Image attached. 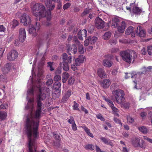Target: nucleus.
Segmentation results:
<instances>
[{"label": "nucleus", "instance_id": "20", "mask_svg": "<svg viewBox=\"0 0 152 152\" xmlns=\"http://www.w3.org/2000/svg\"><path fill=\"white\" fill-rule=\"evenodd\" d=\"M60 66L63 70L65 71H68L69 70V66L68 63L66 61L61 62L59 64Z\"/></svg>", "mask_w": 152, "mask_h": 152}, {"label": "nucleus", "instance_id": "60", "mask_svg": "<svg viewBox=\"0 0 152 152\" xmlns=\"http://www.w3.org/2000/svg\"><path fill=\"white\" fill-rule=\"evenodd\" d=\"M5 49L4 48H2L1 47H0V53L1 54V56L2 57L3 55V54L4 51Z\"/></svg>", "mask_w": 152, "mask_h": 152}, {"label": "nucleus", "instance_id": "17", "mask_svg": "<svg viewBox=\"0 0 152 152\" xmlns=\"http://www.w3.org/2000/svg\"><path fill=\"white\" fill-rule=\"evenodd\" d=\"M75 43L78 48V52L80 54H83L86 51L85 48H84L83 45L80 44L77 40H75Z\"/></svg>", "mask_w": 152, "mask_h": 152}, {"label": "nucleus", "instance_id": "27", "mask_svg": "<svg viewBox=\"0 0 152 152\" xmlns=\"http://www.w3.org/2000/svg\"><path fill=\"white\" fill-rule=\"evenodd\" d=\"M88 39L89 41V43L92 45L95 43L97 39V38L95 37H88Z\"/></svg>", "mask_w": 152, "mask_h": 152}, {"label": "nucleus", "instance_id": "1", "mask_svg": "<svg viewBox=\"0 0 152 152\" xmlns=\"http://www.w3.org/2000/svg\"><path fill=\"white\" fill-rule=\"evenodd\" d=\"M45 4L48 10H46L44 5L40 3H36L33 6L31 7V9L33 15L36 17L39 16V20L40 18H45L47 21L44 24L47 26L50 25L51 19V11L55 7V4L52 3L51 0H48L45 2Z\"/></svg>", "mask_w": 152, "mask_h": 152}, {"label": "nucleus", "instance_id": "56", "mask_svg": "<svg viewBox=\"0 0 152 152\" xmlns=\"http://www.w3.org/2000/svg\"><path fill=\"white\" fill-rule=\"evenodd\" d=\"M90 12V10L89 9H85L82 14V16H84L85 15L88 14Z\"/></svg>", "mask_w": 152, "mask_h": 152}, {"label": "nucleus", "instance_id": "11", "mask_svg": "<svg viewBox=\"0 0 152 152\" xmlns=\"http://www.w3.org/2000/svg\"><path fill=\"white\" fill-rule=\"evenodd\" d=\"M26 34L25 29L21 28L20 29L19 34V40L20 41L23 42L26 38Z\"/></svg>", "mask_w": 152, "mask_h": 152}, {"label": "nucleus", "instance_id": "30", "mask_svg": "<svg viewBox=\"0 0 152 152\" xmlns=\"http://www.w3.org/2000/svg\"><path fill=\"white\" fill-rule=\"evenodd\" d=\"M84 148L87 150H90L93 151L94 149V145L91 144H88L85 145Z\"/></svg>", "mask_w": 152, "mask_h": 152}, {"label": "nucleus", "instance_id": "7", "mask_svg": "<svg viewBox=\"0 0 152 152\" xmlns=\"http://www.w3.org/2000/svg\"><path fill=\"white\" fill-rule=\"evenodd\" d=\"M132 144L135 147H140L143 149L145 148V142L140 138L134 137L132 139Z\"/></svg>", "mask_w": 152, "mask_h": 152}, {"label": "nucleus", "instance_id": "8", "mask_svg": "<svg viewBox=\"0 0 152 152\" xmlns=\"http://www.w3.org/2000/svg\"><path fill=\"white\" fill-rule=\"evenodd\" d=\"M36 21L35 22V26H31V27L29 29V32L30 34L34 36H35L37 35V31L40 28V25L39 23L37 21L39 20V18L38 19L37 18L35 19Z\"/></svg>", "mask_w": 152, "mask_h": 152}, {"label": "nucleus", "instance_id": "16", "mask_svg": "<svg viewBox=\"0 0 152 152\" xmlns=\"http://www.w3.org/2000/svg\"><path fill=\"white\" fill-rule=\"evenodd\" d=\"M97 74L99 77L101 78H104L107 77V74L105 73L104 68L98 69L97 70Z\"/></svg>", "mask_w": 152, "mask_h": 152}, {"label": "nucleus", "instance_id": "34", "mask_svg": "<svg viewBox=\"0 0 152 152\" xmlns=\"http://www.w3.org/2000/svg\"><path fill=\"white\" fill-rule=\"evenodd\" d=\"M87 31L86 29H83L82 31H80L78 32L79 35H81L84 37H86L87 36Z\"/></svg>", "mask_w": 152, "mask_h": 152}, {"label": "nucleus", "instance_id": "37", "mask_svg": "<svg viewBox=\"0 0 152 152\" xmlns=\"http://www.w3.org/2000/svg\"><path fill=\"white\" fill-rule=\"evenodd\" d=\"M139 130L144 134L146 133L148 131L146 128L144 126H142L139 128Z\"/></svg>", "mask_w": 152, "mask_h": 152}, {"label": "nucleus", "instance_id": "15", "mask_svg": "<svg viewBox=\"0 0 152 152\" xmlns=\"http://www.w3.org/2000/svg\"><path fill=\"white\" fill-rule=\"evenodd\" d=\"M86 60V58L83 55H80L78 57L75 59V63L77 66H80L83 64Z\"/></svg>", "mask_w": 152, "mask_h": 152}, {"label": "nucleus", "instance_id": "52", "mask_svg": "<svg viewBox=\"0 0 152 152\" xmlns=\"http://www.w3.org/2000/svg\"><path fill=\"white\" fill-rule=\"evenodd\" d=\"M148 52L150 55H152V46H149L148 47Z\"/></svg>", "mask_w": 152, "mask_h": 152}, {"label": "nucleus", "instance_id": "63", "mask_svg": "<svg viewBox=\"0 0 152 152\" xmlns=\"http://www.w3.org/2000/svg\"><path fill=\"white\" fill-rule=\"evenodd\" d=\"M110 107H111L113 111L115 112H118V109L115 107L114 105L111 106Z\"/></svg>", "mask_w": 152, "mask_h": 152}, {"label": "nucleus", "instance_id": "35", "mask_svg": "<svg viewBox=\"0 0 152 152\" xmlns=\"http://www.w3.org/2000/svg\"><path fill=\"white\" fill-rule=\"evenodd\" d=\"M79 104L77 103L76 101L73 102V105L72 106L73 109L74 110L80 111L79 108L78 107Z\"/></svg>", "mask_w": 152, "mask_h": 152}, {"label": "nucleus", "instance_id": "43", "mask_svg": "<svg viewBox=\"0 0 152 152\" xmlns=\"http://www.w3.org/2000/svg\"><path fill=\"white\" fill-rule=\"evenodd\" d=\"M69 119L68 120V122L70 124H72L74 123H75V121L74 120V118L72 116H70L69 117Z\"/></svg>", "mask_w": 152, "mask_h": 152}, {"label": "nucleus", "instance_id": "58", "mask_svg": "<svg viewBox=\"0 0 152 152\" xmlns=\"http://www.w3.org/2000/svg\"><path fill=\"white\" fill-rule=\"evenodd\" d=\"M142 72H139L140 74H145L148 71V69L145 67H143L142 69Z\"/></svg>", "mask_w": 152, "mask_h": 152}, {"label": "nucleus", "instance_id": "42", "mask_svg": "<svg viewBox=\"0 0 152 152\" xmlns=\"http://www.w3.org/2000/svg\"><path fill=\"white\" fill-rule=\"evenodd\" d=\"M12 23L13 28H15L16 26H18L19 24V23L18 21L15 20H13Z\"/></svg>", "mask_w": 152, "mask_h": 152}, {"label": "nucleus", "instance_id": "9", "mask_svg": "<svg viewBox=\"0 0 152 152\" xmlns=\"http://www.w3.org/2000/svg\"><path fill=\"white\" fill-rule=\"evenodd\" d=\"M20 20L21 22L23 23L24 26H27L31 22L29 16L26 13L23 14L20 18Z\"/></svg>", "mask_w": 152, "mask_h": 152}, {"label": "nucleus", "instance_id": "40", "mask_svg": "<svg viewBox=\"0 0 152 152\" xmlns=\"http://www.w3.org/2000/svg\"><path fill=\"white\" fill-rule=\"evenodd\" d=\"M75 81L74 78L72 77H70L68 80V84L69 85H72Z\"/></svg>", "mask_w": 152, "mask_h": 152}, {"label": "nucleus", "instance_id": "14", "mask_svg": "<svg viewBox=\"0 0 152 152\" xmlns=\"http://www.w3.org/2000/svg\"><path fill=\"white\" fill-rule=\"evenodd\" d=\"M77 51V47L74 44H73L71 46L68 47L67 49V52L70 55H71L72 54H75L76 53Z\"/></svg>", "mask_w": 152, "mask_h": 152}, {"label": "nucleus", "instance_id": "19", "mask_svg": "<svg viewBox=\"0 0 152 152\" xmlns=\"http://www.w3.org/2000/svg\"><path fill=\"white\" fill-rule=\"evenodd\" d=\"M111 82L109 79H104L101 83V85L104 88H107L110 86Z\"/></svg>", "mask_w": 152, "mask_h": 152}, {"label": "nucleus", "instance_id": "33", "mask_svg": "<svg viewBox=\"0 0 152 152\" xmlns=\"http://www.w3.org/2000/svg\"><path fill=\"white\" fill-rule=\"evenodd\" d=\"M61 86V83L58 81L55 82L53 84L54 88L57 90H58Z\"/></svg>", "mask_w": 152, "mask_h": 152}, {"label": "nucleus", "instance_id": "41", "mask_svg": "<svg viewBox=\"0 0 152 152\" xmlns=\"http://www.w3.org/2000/svg\"><path fill=\"white\" fill-rule=\"evenodd\" d=\"M96 118L100 120L101 121H104L105 118L102 116V115L99 113L96 116Z\"/></svg>", "mask_w": 152, "mask_h": 152}, {"label": "nucleus", "instance_id": "28", "mask_svg": "<svg viewBox=\"0 0 152 152\" xmlns=\"http://www.w3.org/2000/svg\"><path fill=\"white\" fill-rule=\"evenodd\" d=\"M7 116V113L4 111H0V119L4 120Z\"/></svg>", "mask_w": 152, "mask_h": 152}, {"label": "nucleus", "instance_id": "22", "mask_svg": "<svg viewBox=\"0 0 152 152\" xmlns=\"http://www.w3.org/2000/svg\"><path fill=\"white\" fill-rule=\"evenodd\" d=\"M113 64V62L110 60L104 59L103 61V64L106 67H110L112 66Z\"/></svg>", "mask_w": 152, "mask_h": 152}, {"label": "nucleus", "instance_id": "49", "mask_svg": "<svg viewBox=\"0 0 152 152\" xmlns=\"http://www.w3.org/2000/svg\"><path fill=\"white\" fill-rule=\"evenodd\" d=\"M119 49L118 48H112L111 50V52L112 53H115L118 52Z\"/></svg>", "mask_w": 152, "mask_h": 152}, {"label": "nucleus", "instance_id": "44", "mask_svg": "<svg viewBox=\"0 0 152 152\" xmlns=\"http://www.w3.org/2000/svg\"><path fill=\"white\" fill-rule=\"evenodd\" d=\"M127 119L128 123L131 124L134 121V119L129 116H127Z\"/></svg>", "mask_w": 152, "mask_h": 152}, {"label": "nucleus", "instance_id": "4", "mask_svg": "<svg viewBox=\"0 0 152 152\" xmlns=\"http://www.w3.org/2000/svg\"><path fill=\"white\" fill-rule=\"evenodd\" d=\"M120 56L124 61L129 64H130L132 61L133 62L137 58L136 52L134 50H129L121 51Z\"/></svg>", "mask_w": 152, "mask_h": 152}, {"label": "nucleus", "instance_id": "46", "mask_svg": "<svg viewBox=\"0 0 152 152\" xmlns=\"http://www.w3.org/2000/svg\"><path fill=\"white\" fill-rule=\"evenodd\" d=\"M117 43V41L115 39H111L109 41V43L112 45H115Z\"/></svg>", "mask_w": 152, "mask_h": 152}, {"label": "nucleus", "instance_id": "13", "mask_svg": "<svg viewBox=\"0 0 152 152\" xmlns=\"http://www.w3.org/2000/svg\"><path fill=\"white\" fill-rule=\"evenodd\" d=\"M136 34L141 37H144L146 36V32L141 26H139L136 31Z\"/></svg>", "mask_w": 152, "mask_h": 152}, {"label": "nucleus", "instance_id": "29", "mask_svg": "<svg viewBox=\"0 0 152 152\" xmlns=\"http://www.w3.org/2000/svg\"><path fill=\"white\" fill-rule=\"evenodd\" d=\"M82 128L89 136L92 138L94 137L92 133L90 132V130L88 127L86 126H83Z\"/></svg>", "mask_w": 152, "mask_h": 152}, {"label": "nucleus", "instance_id": "48", "mask_svg": "<svg viewBox=\"0 0 152 152\" xmlns=\"http://www.w3.org/2000/svg\"><path fill=\"white\" fill-rule=\"evenodd\" d=\"M113 120L116 123L119 124L120 125L122 126V123L121 122V121L119 119L116 118H114Z\"/></svg>", "mask_w": 152, "mask_h": 152}, {"label": "nucleus", "instance_id": "2", "mask_svg": "<svg viewBox=\"0 0 152 152\" xmlns=\"http://www.w3.org/2000/svg\"><path fill=\"white\" fill-rule=\"evenodd\" d=\"M34 108V103H28L26 108L27 109H30L31 113L29 115L26 117V129L28 137L31 141V137L32 135V129H33V136L36 138L38 136V129L39 123V118H36L35 114L34 116L32 114V111Z\"/></svg>", "mask_w": 152, "mask_h": 152}, {"label": "nucleus", "instance_id": "50", "mask_svg": "<svg viewBox=\"0 0 152 152\" xmlns=\"http://www.w3.org/2000/svg\"><path fill=\"white\" fill-rule=\"evenodd\" d=\"M68 58V56L66 53H64L63 54L62 59L63 61H65L67 60Z\"/></svg>", "mask_w": 152, "mask_h": 152}, {"label": "nucleus", "instance_id": "39", "mask_svg": "<svg viewBox=\"0 0 152 152\" xmlns=\"http://www.w3.org/2000/svg\"><path fill=\"white\" fill-rule=\"evenodd\" d=\"M53 135L56 140H61L60 136L56 132H54L53 133Z\"/></svg>", "mask_w": 152, "mask_h": 152}, {"label": "nucleus", "instance_id": "64", "mask_svg": "<svg viewBox=\"0 0 152 152\" xmlns=\"http://www.w3.org/2000/svg\"><path fill=\"white\" fill-rule=\"evenodd\" d=\"M129 103H125L123 104V107L125 108H127L129 107Z\"/></svg>", "mask_w": 152, "mask_h": 152}, {"label": "nucleus", "instance_id": "31", "mask_svg": "<svg viewBox=\"0 0 152 152\" xmlns=\"http://www.w3.org/2000/svg\"><path fill=\"white\" fill-rule=\"evenodd\" d=\"M133 31V28L132 26H130L125 31V34L127 35L131 34Z\"/></svg>", "mask_w": 152, "mask_h": 152}, {"label": "nucleus", "instance_id": "12", "mask_svg": "<svg viewBox=\"0 0 152 152\" xmlns=\"http://www.w3.org/2000/svg\"><path fill=\"white\" fill-rule=\"evenodd\" d=\"M95 26L98 29L103 28L104 26V23L102 20L99 17L96 18L95 20Z\"/></svg>", "mask_w": 152, "mask_h": 152}, {"label": "nucleus", "instance_id": "38", "mask_svg": "<svg viewBox=\"0 0 152 152\" xmlns=\"http://www.w3.org/2000/svg\"><path fill=\"white\" fill-rule=\"evenodd\" d=\"M44 36H39L37 39V42L39 45H40L44 41Z\"/></svg>", "mask_w": 152, "mask_h": 152}, {"label": "nucleus", "instance_id": "25", "mask_svg": "<svg viewBox=\"0 0 152 152\" xmlns=\"http://www.w3.org/2000/svg\"><path fill=\"white\" fill-rule=\"evenodd\" d=\"M69 76V75L67 72H64L63 73L62 75V82L63 83L66 82Z\"/></svg>", "mask_w": 152, "mask_h": 152}, {"label": "nucleus", "instance_id": "59", "mask_svg": "<svg viewBox=\"0 0 152 152\" xmlns=\"http://www.w3.org/2000/svg\"><path fill=\"white\" fill-rule=\"evenodd\" d=\"M56 2L57 3V8L58 9H60L61 8L62 4L61 2V1H57Z\"/></svg>", "mask_w": 152, "mask_h": 152}, {"label": "nucleus", "instance_id": "6", "mask_svg": "<svg viewBox=\"0 0 152 152\" xmlns=\"http://www.w3.org/2000/svg\"><path fill=\"white\" fill-rule=\"evenodd\" d=\"M26 134H27L26 133ZM28 138V152H37V147L36 145V141L37 139H38L39 137V132H38V137L35 138L33 136V129H32V135L31 137V140L30 141V139L27 135ZM39 152V151H38Z\"/></svg>", "mask_w": 152, "mask_h": 152}, {"label": "nucleus", "instance_id": "3", "mask_svg": "<svg viewBox=\"0 0 152 152\" xmlns=\"http://www.w3.org/2000/svg\"><path fill=\"white\" fill-rule=\"evenodd\" d=\"M44 86V83L42 82L41 80H38L37 85L36 86L39 92V94L38 96V99L37 101L36 106L37 109L35 112V117L36 118H39L41 117V114L42 111V107L43 105L41 102V100H44L46 98V94L42 91V90Z\"/></svg>", "mask_w": 152, "mask_h": 152}, {"label": "nucleus", "instance_id": "18", "mask_svg": "<svg viewBox=\"0 0 152 152\" xmlns=\"http://www.w3.org/2000/svg\"><path fill=\"white\" fill-rule=\"evenodd\" d=\"M100 139L104 144L110 145L111 146H114V144L113 142V141L111 140L108 138H106L103 137H101Z\"/></svg>", "mask_w": 152, "mask_h": 152}, {"label": "nucleus", "instance_id": "23", "mask_svg": "<svg viewBox=\"0 0 152 152\" xmlns=\"http://www.w3.org/2000/svg\"><path fill=\"white\" fill-rule=\"evenodd\" d=\"M11 68V64L10 63L7 64L2 69V71L4 74L8 73Z\"/></svg>", "mask_w": 152, "mask_h": 152}, {"label": "nucleus", "instance_id": "57", "mask_svg": "<svg viewBox=\"0 0 152 152\" xmlns=\"http://www.w3.org/2000/svg\"><path fill=\"white\" fill-rule=\"evenodd\" d=\"M5 78H6V76L5 75H0V82H1L5 81H6Z\"/></svg>", "mask_w": 152, "mask_h": 152}, {"label": "nucleus", "instance_id": "55", "mask_svg": "<svg viewBox=\"0 0 152 152\" xmlns=\"http://www.w3.org/2000/svg\"><path fill=\"white\" fill-rule=\"evenodd\" d=\"M70 6V3H66L63 6V8L64 10H66L69 8Z\"/></svg>", "mask_w": 152, "mask_h": 152}, {"label": "nucleus", "instance_id": "45", "mask_svg": "<svg viewBox=\"0 0 152 152\" xmlns=\"http://www.w3.org/2000/svg\"><path fill=\"white\" fill-rule=\"evenodd\" d=\"M110 88L112 91L118 90L117 89V86L115 84H112L110 86Z\"/></svg>", "mask_w": 152, "mask_h": 152}, {"label": "nucleus", "instance_id": "32", "mask_svg": "<svg viewBox=\"0 0 152 152\" xmlns=\"http://www.w3.org/2000/svg\"><path fill=\"white\" fill-rule=\"evenodd\" d=\"M111 35V33L110 31H108L106 32L103 36V38L104 39L107 40L110 37Z\"/></svg>", "mask_w": 152, "mask_h": 152}, {"label": "nucleus", "instance_id": "26", "mask_svg": "<svg viewBox=\"0 0 152 152\" xmlns=\"http://www.w3.org/2000/svg\"><path fill=\"white\" fill-rule=\"evenodd\" d=\"M38 81L36 82V85L35 86H33L31 88L28 90L27 93L28 94L33 95H34V89H36L38 90L37 86V85Z\"/></svg>", "mask_w": 152, "mask_h": 152}, {"label": "nucleus", "instance_id": "61", "mask_svg": "<svg viewBox=\"0 0 152 152\" xmlns=\"http://www.w3.org/2000/svg\"><path fill=\"white\" fill-rule=\"evenodd\" d=\"M76 64H73L71 65V68L72 69L73 71L76 70L77 69Z\"/></svg>", "mask_w": 152, "mask_h": 152}, {"label": "nucleus", "instance_id": "54", "mask_svg": "<svg viewBox=\"0 0 152 152\" xmlns=\"http://www.w3.org/2000/svg\"><path fill=\"white\" fill-rule=\"evenodd\" d=\"M72 94V91L71 90H68L65 93V96L69 98Z\"/></svg>", "mask_w": 152, "mask_h": 152}, {"label": "nucleus", "instance_id": "53", "mask_svg": "<svg viewBox=\"0 0 152 152\" xmlns=\"http://www.w3.org/2000/svg\"><path fill=\"white\" fill-rule=\"evenodd\" d=\"M53 80L52 79H49L46 82V85L47 86H50L53 83Z\"/></svg>", "mask_w": 152, "mask_h": 152}, {"label": "nucleus", "instance_id": "10", "mask_svg": "<svg viewBox=\"0 0 152 152\" xmlns=\"http://www.w3.org/2000/svg\"><path fill=\"white\" fill-rule=\"evenodd\" d=\"M18 53L14 50H11L8 54L7 59L9 61L14 60L18 57Z\"/></svg>", "mask_w": 152, "mask_h": 152}, {"label": "nucleus", "instance_id": "5", "mask_svg": "<svg viewBox=\"0 0 152 152\" xmlns=\"http://www.w3.org/2000/svg\"><path fill=\"white\" fill-rule=\"evenodd\" d=\"M116 102L118 104H121L125 99V93L122 90L118 89L112 91Z\"/></svg>", "mask_w": 152, "mask_h": 152}, {"label": "nucleus", "instance_id": "47", "mask_svg": "<svg viewBox=\"0 0 152 152\" xmlns=\"http://www.w3.org/2000/svg\"><path fill=\"white\" fill-rule=\"evenodd\" d=\"M105 99L107 102L108 104L110 107L112 105H114L113 102L110 99L108 98H105Z\"/></svg>", "mask_w": 152, "mask_h": 152}, {"label": "nucleus", "instance_id": "36", "mask_svg": "<svg viewBox=\"0 0 152 152\" xmlns=\"http://www.w3.org/2000/svg\"><path fill=\"white\" fill-rule=\"evenodd\" d=\"M141 11V9L139 7H135L133 8V12L134 13L138 14L140 13Z\"/></svg>", "mask_w": 152, "mask_h": 152}, {"label": "nucleus", "instance_id": "51", "mask_svg": "<svg viewBox=\"0 0 152 152\" xmlns=\"http://www.w3.org/2000/svg\"><path fill=\"white\" fill-rule=\"evenodd\" d=\"M61 77L58 75H56L55 76H54V80L56 82L58 81L61 80Z\"/></svg>", "mask_w": 152, "mask_h": 152}, {"label": "nucleus", "instance_id": "24", "mask_svg": "<svg viewBox=\"0 0 152 152\" xmlns=\"http://www.w3.org/2000/svg\"><path fill=\"white\" fill-rule=\"evenodd\" d=\"M120 23V21L118 18H114L113 20L112 24V26H113L114 28L118 27L119 24Z\"/></svg>", "mask_w": 152, "mask_h": 152}, {"label": "nucleus", "instance_id": "62", "mask_svg": "<svg viewBox=\"0 0 152 152\" xmlns=\"http://www.w3.org/2000/svg\"><path fill=\"white\" fill-rule=\"evenodd\" d=\"M69 98L64 95L62 97L61 101L64 102H65Z\"/></svg>", "mask_w": 152, "mask_h": 152}, {"label": "nucleus", "instance_id": "21", "mask_svg": "<svg viewBox=\"0 0 152 152\" xmlns=\"http://www.w3.org/2000/svg\"><path fill=\"white\" fill-rule=\"evenodd\" d=\"M118 31L121 33H123L126 27V23L125 22L123 21L121 22V24L118 26Z\"/></svg>", "mask_w": 152, "mask_h": 152}]
</instances>
